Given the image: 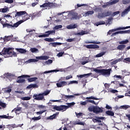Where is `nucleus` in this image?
Returning a JSON list of instances; mask_svg holds the SVG:
<instances>
[{
  "mask_svg": "<svg viewBox=\"0 0 130 130\" xmlns=\"http://www.w3.org/2000/svg\"><path fill=\"white\" fill-rule=\"evenodd\" d=\"M93 72L97 74L102 75V76H105V77H109L112 72V69L110 68L109 69H95L93 68Z\"/></svg>",
  "mask_w": 130,
  "mask_h": 130,
  "instance_id": "1",
  "label": "nucleus"
},
{
  "mask_svg": "<svg viewBox=\"0 0 130 130\" xmlns=\"http://www.w3.org/2000/svg\"><path fill=\"white\" fill-rule=\"evenodd\" d=\"M49 93H50V90H47L42 93L35 94L33 97H35V100H43L44 96H47Z\"/></svg>",
  "mask_w": 130,
  "mask_h": 130,
  "instance_id": "2",
  "label": "nucleus"
},
{
  "mask_svg": "<svg viewBox=\"0 0 130 130\" xmlns=\"http://www.w3.org/2000/svg\"><path fill=\"white\" fill-rule=\"evenodd\" d=\"M57 7H58L57 4L50 2L46 3L42 5H40V8H47L46 9L48 10H49V9H52V8H57Z\"/></svg>",
  "mask_w": 130,
  "mask_h": 130,
  "instance_id": "3",
  "label": "nucleus"
},
{
  "mask_svg": "<svg viewBox=\"0 0 130 130\" xmlns=\"http://www.w3.org/2000/svg\"><path fill=\"white\" fill-rule=\"evenodd\" d=\"M26 78H30V76L27 75H22L20 76H18L16 80V83H18V84L25 83V82H26V80L22 79H26Z\"/></svg>",
  "mask_w": 130,
  "mask_h": 130,
  "instance_id": "4",
  "label": "nucleus"
},
{
  "mask_svg": "<svg viewBox=\"0 0 130 130\" xmlns=\"http://www.w3.org/2000/svg\"><path fill=\"white\" fill-rule=\"evenodd\" d=\"M29 19V15H28V14H24V16L22 17V20H20L16 23H15L14 26H15V27L17 28V27H19V25H21L22 23H24L25 21H27V20H28Z\"/></svg>",
  "mask_w": 130,
  "mask_h": 130,
  "instance_id": "5",
  "label": "nucleus"
},
{
  "mask_svg": "<svg viewBox=\"0 0 130 130\" xmlns=\"http://www.w3.org/2000/svg\"><path fill=\"white\" fill-rule=\"evenodd\" d=\"M125 29H130V26L123 27H118V28H115L114 29H111V30H109L107 34L108 35H111V33H112V32H115V31H120V30H125Z\"/></svg>",
  "mask_w": 130,
  "mask_h": 130,
  "instance_id": "6",
  "label": "nucleus"
},
{
  "mask_svg": "<svg viewBox=\"0 0 130 130\" xmlns=\"http://www.w3.org/2000/svg\"><path fill=\"white\" fill-rule=\"evenodd\" d=\"M50 34H55V30H48L46 31L45 34L39 35L38 37H39V38H42L43 37H49Z\"/></svg>",
  "mask_w": 130,
  "mask_h": 130,
  "instance_id": "7",
  "label": "nucleus"
},
{
  "mask_svg": "<svg viewBox=\"0 0 130 130\" xmlns=\"http://www.w3.org/2000/svg\"><path fill=\"white\" fill-rule=\"evenodd\" d=\"M1 23L3 25V28L7 27L8 28H11V29H13V28H16V26H15V23L13 24H10L9 23H5V21H4L3 20H1Z\"/></svg>",
  "mask_w": 130,
  "mask_h": 130,
  "instance_id": "8",
  "label": "nucleus"
},
{
  "mask_svg": "<svg viewBox=\"0 0 130 130\" xmlns=\"http://www.w3.org/2000/svg\"><path fill=\"white\" fill-rule=\"evenodd\" d=\"M53 109H55V110H56V111H66V107L64 105H60V106H54Z\"/></svg>",
  "mask_w": 130,
  "mask_h": 130,
  "instance_id": "9",
  "label": "nucleus"
},
{
  "mask_svg": "<svg viewBox=\"0 0 130 130\" xmlns=\"http://www.w3.org/2000/svg\"><path fill=\"white\" fill-rule=\"evenodd\" d=\"M11 50H12V48H6L4 50L2 51V54L4 55L5 54H14L15 52Z\"/></svg>",
  "mask_w": 130,
  "mask_h": 130,
  "instance_id": "10",
  "label": "nucleus"
},
{
  "mask_svg": "<svg viewBox=\"0 0 130 130\" xmlns=\"http://www.w3.org/2000/svg\"><path fill=\"white\" fill-rule=\"evenodd\" d=\"M93 110L94 113H100L101 112H103V108H100L98 106H94Z\"/></svg>",
  "mask_w": 130,
  "mask_h": 130,
  "instance_id": "11",
  "label": "nucleus"
},
{
  "mask_svg": "<svg viewBox=\"0 0 130 130\" xmlns=\"http://www.w3.org/2000/svg\"><path fill=\"white\" fill-rule=\"evenodd\" d=\"M67 85H68V83L66 81H61L56 83L57 88H62V87L67 86Z\"/></svg>",
  "mask_w": 130,
  "mask_h": 130,
  "instance_id": "12",
  "label": "nucleus"
},
{
  "mask_svg": "<svg viewBox=\"0 0 130 130\" xmlns=\"http://www.w3.org/2000/svg\"><path fill=\"white\" fill-rule=\"evenodd\" d=\"M27 14V12L26 11H19L17 12L16 14L15 15V17H20V16H23V15H26Z\"/></svg>",
  "mask_w": 130,
  "mask_h": 130,
  "instance_id": "13",
  "label": "nucleus"
},
{
  "mask_svg": "<svg viewBox=\"0 0 130 130\" xmlns=\"http://www.w3.org/2000/svg\"><path fill=\"white\" fill-rule=\"evenodd\" d=\"M92 75V73H88L86 74H83V75H77V78H88V77H90Z\"/></svg>",
  "mask_w": 130,
  "mask_h": 130,
  "instance_id": "14",
  "label": "nucleus"
},
{
  "mask_svg": "<svg viewBox=\"0 0 130 130\" xmlns=\"http://www.w3.org/2000/svg\"><path fill=\"white\" fill-rule=\"evenodd\" d=\"M130 11V6L127 8L125 9L122 13H121V16L123 17L125 16V14H127L128 12Z\"/></svg>",
  "mask_w": 130,
  "mask_h": 130,
  "instance_id": "15",
  "label": "nucleus"
},
{
  "mask_svg": "<svg viewBox=\"0 0 130 130\" xmlns=\"http://www.w3.org/2000/svg\"><path fill=\"white\" fill-rule=\"evenodd\" d=\"M75 104H76V103H74V102H72V103H67V105L68 106L64 105L66 110H67V109L70 108V107H72V106H74V105H75Z\"/></svg>",
  "mask_w": 130,
  "mask_h": 130,
  "instance_id": "16",
  "label": "nucleus"
},
{
  "mask_svg": "<svg viewBox=\"0 0 130 130\" xmlns=\"http://www.w3.org/2000/svg\"><path fill=\"white\" fill-rule=\"evenodd\" d=\"M37 59H40L43 60H46L48 59V57L47 56H37Z\"/></svg>",
  "mask_w": 130,
  "mask_h": 130,
  "instance_id": "17",
  "label": "nucleus"
},
{
  "mask_svg": "<svg viewBox=\"0 0 130 130\" xmlns=\"http://www.w3.org/2000/svg\"><path fill=\"white\" fill-rule=\"evenodd\" d=\"M71 15H72L73 19L77 20L78 19V13L76 12L73 11L71 12Z\"/></svg>",
  "mask_w": 130,
  "mask_h": 130,
  "instance_id": "18",
  "label": "nucleus"
},
{
  "mask_svg": "<svg viewBox=\"0 0 130 130\" xmlns=\"http://www.w3.org/2000/svg\"><path fill=\"white\" fill-rule=\"evenodd\" d=\"M12 38H13V36H5L4 38V41L5 42H8V41H10Z\"/></svg>",
  "mask_w": 130,
  "mask_h": 130,
  "instance_id": "19",
  "label": "nucleus"
},
{
  "mask_svg": "<svg viewBox=\"0 0 130 130\" xmlns=\"http://www.w3.org/2000/svg\"><path fill=\"white\" fill-rule=\"evenodd\" d=\"M119 34H129L130 29H128L126 30H120L118 31Z\"/></svg>",
  "mask_w": 130,
  "mask_h": 130,
  "instance_id": "20",
  "label": "nucleus"
},
{
  "mask_svg": "<svg viewBox=\"0 0 130 130\" xmlns=\"http://www.w3.org/2000/svg\"><path fill=\"white\" fill-rule=\"evenodd\" d=\"M57 72H59V70H50L48 71H45L43 73H41V75H42V74H50V73H57Z\"/></svg>",
  "mask_w": 130,
  "mask_h": 130,
  "instance_id": "21",
  "label": "nucleus"
},
{
  "mask_svg": "<svg viewBox=\"0 0 130 130\" xmlns=\"http://www.w3.org/2000/svg\"><path fill=\"white\" fill-rule=\"evenodd\" d=\"M31 88H38V85L36 84H31L27 86V89H31Z\"/></svg>",
  "mask_w": 130,
  "mask_h": 130,
  "instance_id": "22",
  "label": "nucleus"
},
{
  "mask_svg": "<svg viewBox=\"0 0 130 130\" xmlns=\"http://www.w3.org/2000/svg\"><path fill=\"white\" fill-rule=\"evenodd\" d=\"M94 117H95V118H96V122L101 123V122H102V121H101V120H103V119H104V117L95 116Z\"/></svg>",
  "mask_w": 130,
  "mask_h": 130,
  "instance_id": "23",
  "label": "nucleus"
},
{
  "mask_svg": "<svg viewBox=\"0 0 130 130\" xmlns=\"http://www.w3.org/2000/svg\"><path fill=\"white\" fill-rule=\"evenodd\" d=\"M124 48H125V45H119L117 47V49H118V50H123Z\"/></svg>",
  "mask_w": 130,
  "mask_h": 130,
  "instance_id": "24",
  "label": "nucleus"
},
{
  "mask_svg": "<svg viewBox=\"0 0 130 130\" xmlns=\"http://www.w3.org/2000/svg\"><path fill=\"white\" fill-rule=\"evenodd\" d=\"M16 50L17 51H18V52H20V53H26L27 52L26 50L22 48H17Z\"/></svg>",
  "mask_w": 130,
  "mask_h": 130,
  "instance_id": "25",
  "label": "nucleus"
},
{
  "mask_svg": "<svg viewBox=\"0 0 130 130\" xmlns=\"http://www.w3.org/2000/svg\"><path fill=\"white\" fill-rule=\"evenodd\" d=\"M106 114H107L109 116H114V112L111 111H106Z\"/></svg>",
  "mask_w": 130,
  "mask_h": 130,
  "instance_id": "26",
  "label": "nucleus"
},
{
  "mask_svg": "<svg viewBox=\"0 0 130 130\" xmlns=\"http://www.w3.org/2000/svg\"><path fill=\"white\" fill-rule=\"evenodd\" d=\"M36 80H38V78L33 77V78L27 79V81H28V82H29V83H31L32 82H35V81H36Z\"/></svg>",
  "mask_w": 130,
  "mask_h": 130,
  "instance_id": "27",
  "label": "nucleus"
},
{
  "mask_svg": "<svg viewBox=\"0 0 130 130\" xmlns=\"http://www.w3.org/2000/svg\"><path fill=\"white\" fill-rule=\"evenodd\" d=\"M30 51L32 53H34L35 52L36 53L39 52V50H38V49H37L36 48H31L30 49Z\"/></svg>",
  "mask_w": 130,
  "mask_h": 130,
  "instance_id": "28",
  "label": "nucleus"
},
{
  "mask_svg": "<svg viewBox=\"0 0 130 130\" xmlns=\"http://www.w3.org/2000/svg\"><path fill=\"white\" fill-rule=\"evenodd\" d=\"M103 14L104 15V18H105V17H108V16H110V15H111V12H109V11L105 12H103Z\"/></svg>",
  "mask_w": 130,
  "mask_h": 130,
  "instance_id": "29",
  "label": "nucleus"
},
{
  "mask_svg": "<svg viewBox=\"0 0 130 130\" xmlns=\"http://www.w3.org/2000/svg\"><path fill=\"white\" fill-rule=\"evenodd\" d=\"M96 26H99V25H105V21H101L95 23Z\"/></svg>",
  "mask_w": 130,
  "mask_h": 130,
  "instance_id": "30",
  "label": "nucleus"
},
{
  "mask_svg": "<svg viewBox=\"0 0 130 130\" xmlns=\"http://www.w3.org/2000/svg\"><path fill=\"white\" fill-rule=\"evenodd\" d=\"M41 119V116H39L38 117H34L31 118V120H34L36 121V120H40Z\"/></svg>",
  "mask_w": 130,
  "mask_h": 130,
  "instance_id": "31",
  "label": "nucleus"
},
{
  "mask_svg": "<svg viewBox=\"0 0 130 130\" xmlns=\"http://www.w3.org/2000/svg\"><path fill=\"white\" fill-rule=\"evenodd\" d=\"M45 41H47V42H54V39L52 38H45L44 39Z\"/></svg>",
  "mask_w": 130,
  "mask_h": 130,
  "instance_id": "32",
  "label": "nucleus"
},
{
  "mask_svg": "<svg viewBox=\"0 0 130 130\" xmlns=\"http://www.w3.org/2000/svg\"><path fill=\"white\" fill-rule=\"evenodd\" d=\"M119 2V0H113L111 2L109 3V5L112 6V5H114L115 4H117Z\"/></svg>",
  "mask_w": 130,
  "mask_h": 130,
  "instance_id": "33",
  "label": "nucleus"
},
{
  "mask_svg": "<svg viewBox=\"0 0 130 130\" xmlns=\"http://www.w3.org/2000/svg\"><path fill=\"white\" fill-rule=\"evenodd\" d=\"M97 17L98 19H102L104 18V15L103 14V13H99L97 15Z\"/></svg>",
  "mask_w": 130,
  "mask_h": 130,
  "instance_id": "34",
  "label": "nucleus"
},
{
  "mask_svg": "<svg viewBox=\"0 0 130 130\" xmlns=\"http://www.w3.org/2000/svg\"><path fill=\"white\" fill-rule=\"evenodd\" d=\"M128 42H129V41H128V40H126L125 41H122L121 42H119V44L124 45V44H127Z\"/></svg>",
  "mask_w": 130,
  "mask_h": 130,
  "instance_id": "35",
  "label": "nucleus"
},
{
  "mask_svg": "<svg viewBox=\"0 0 130 130\" xmlns=\"http://www.w3.org/2000/svg\"><path fill=\"white\" fill-rule=\"evenodd\" d=\"M63 97L65 99H70L71 98H75V95H63Z\"/></svg>",
  "mask_w": 130,
  "mask_h": 130,
  "instance_id": "36",
  "label": "nucleus"
},
{
  "mask_svg": "<svg viewBox=\"0 0 130 130\" xmlns=\"http://www.w3.org/2000/svg\"><path fill=\"white\" fill-rule=\"evenodd\" d=\"M57 115V114L55 113L53 115H51L50 117H49L48 119H51V120L54 119L55 118H56Z\"/></svg>",
  "mask_w": 130,
  "mask_h": 130,
  "instance_id": "37",
  "label": "nucleus"
},
{
  "mask_svg": "<svg viewBox=\"0 0 130 130\" xmlns=\"http://www.w3.org/2000/svg\"><path fill=\"white\" fill-rule=\"evenodd\" d=\"M94 14V11H89L85 13L86 16H90V15H93Z\"/></svg>",
  "mask_w": 130,
  "mask_h": 130,
  "instance_id": "38",
  "label": "nucleus"
},
{
  "mask_svg": "<svg viewBox=\"0 0 130 130\" xmlns=\"http://www.w3.org/2000/svg\"><path fill=\"white\" fill-rule=\"evenodd\" d=\"M38 61V60L37 59H29L27 60V62L30 63V62H37Z\"/></svg>",
  "mask_w": 130,
  "mask_h": 130,
  "instance_id": "39",
  "label": "nucleus"
},
{
  "mask_svg": "<svg viewBox=\"0 0 130 130\" xmlns=\"http://www.w3.org/2000/svg\"><path fill=\"white\" fill-rule=\"evenodd\" d=\"M86 99L89 100V99H92V100H100V99H98L97 98H95L93 96H91L90 97H87Z\"/></svg>",
  "mask_w": 130,
  "mask_h": 130,
  "instance_id": "40",
  "label": "nucleus"
},
{
  "mask_svg": "<svg viewBox=\"0 0 130 130\" xmlns=\"http://www.w3.org/2000/svg\"><path fill=\"white\" fill-rule=\"evenodd\" d=\"M21 109H22V108L18 107L17 108H15L12 112H13V111H15V113H18V111H21Z\"/></svg>",
  "mask_w": 130,
  "mask_h": 130,
  "instance_id": "41",
  "label": "nucleus"
},
{
  "mask_svg": "<svg viewBox=\"0 0 130 130\" xmlns=\"http://www.w3.org/2000/svg\"><path fill=\"white\" fill-rule=\"evenodd\" d=\"M130 0H122V4L123 5H127L128 4H129Z\"/></svg>",
  "mask_w": 130,
  "mask_h": 130,
  "instance_id": "42",
  "label": "nucleus"
},
{
  "mask_svg": "<svg viewBox=\"0 0 130 130\" xmlns=\"http://www.w3.org/2000/svg\"><path fill=\"white\" fill-rule=\"evenodd\" d=\"M0 106H1V107H3V108H6V107H7V105L6 104V103H3V102L0 101Z\"/></svg>",
  "mask_w": 130,
  "mask_h": 130,
  "instance_id": "43",
  "label": "nucleus"
},
{
  "mask_svg": "<svg viewBox=\"0 0 130 130\" xmlns=\"http://www.w3.org/2000/svg\"><path fill=\"white\" fill-rule=\"evenodd\" d=\"M105 54V53L104 52H101L96 55V57H101V56H103Z\"/></svg>",
  "mask_w": 130,
  "mask_h": 130,
  "instance_id": "44",
  "label": "nucleus"
},
{
  "mask_svg": "<svg viewBox=\"0 0 130 130\" xmlns=\"http://www.w3.org/2000/svg\"><path fill=\"white\" fill-rule=\"evenodd\" d=\"M0 118H5L6 119H10V118H11V117H10V116H7L6 115H4L0 116Z\"/></svg>",
  "mask_w": 130,
  "mask_h": 130,
  "instance_id": "45",
  "label": "nucleus"
},
{
  "mask_svg": "<svg viewBox=\"0 0 130 130\" xmlns=\"http://www.w3.org/2000/svg\"><path fill=\"white\" fill-rule=\"evenodd\" d=\"M86 101L89 103H92V104H94L95 105H98V103H99V102L96 103H95V101L93 100H87Z\"/></svg>",
  "mask_w": 130,
  "mask_h": 130,
  "instance_id": "46",
  "label": "nucleus"
},
{
  "mask_svg": "<svg viewBox=\"0 0 130 130\" xmlns=\"http://www.w3.org/2000/svg\"><path fill=\"white\" fill-rule=\"evenodd\" d=\"M77 28V25L74 24L73 25H69L68 26V29H74Z\"/></svg>",
  "mask_w": 130,
  "mask_h": 130,
  "instance_id": "47",
  "label": "nucleus"
},
{
  "mask_svg": "<svg viewBox=\"0 0 130 130\" xmlns=\"http://www.w3.org/2000/svg\"><path fill=\"white\" fill-rule=\"evenodd\" d=\"M67 42H73L74 41H76V38H74L73 39H68L66 40Z\"/></svg>",
  "mask_w": 130,
  "mask_h": 130,
  "instance_id": "48",
  "label": "nucleus"
},
{
  "mask_svg": "<svg viewBox=\"0 0 130 130\" xmlns=\"http://www.w3.org/2000/svg\"><path fill=\"white\" fill-rule=\"evenodd\" d=\"M99 48V46L98 45H91V49H96Z\"/></svg>",
  "mask_w": 130,
  "mask_h": 130,
  "instance_id": "49",
  "label": "nucleus"
},
{
  "mask_svg": "<svg viewBox=\"0 0 130 130\" xmlns=\"http://www.w3.org/2000/svg\"><path fill=\"white\" fill-rule=\"evenodd\" d=\"M31 99V98L29 96H25L22 98V100H24L26 101H28V100H30Z\"/></svg>",
  "mask_w": 130,
  "mask_h": 130,
  "instance_id": "50",
  "label": "nucleus"
},
{
  "mask_svg": "<svg viewBox=\"0 0 130 130\" xmlns=\"http://www.w3.org/2000/svg\"><path fill=\"white\" fill-rule=\"evenodd\" d=\"M122 108L123 109L126 110L128 109V108H130V106L129 105H123L122 106Z\"/></svg>",
  "mask_w": 130,
  "mask_h": 130,
  "instance_id": "51",
  "label": "nucleus"
},
{
  "mask_svg": "<svg viewBox=\"0 0 130 130\" xmlns=\"http://www.w3.org/2000/svg\"><path fill=\"white\" fill-rule=\"evenodd\" d=\"M61 28H62V25H57V26H55L54 29L55 30H57V29H60Z\"/></svg>",
  "mask_w": 130,
  "mask_h": 130,
  "instance_id": "52",
  "label": "nucleus"
},
{
  "mask_svg": "<svg viewBox=\"0 0 130 130\" xmlns=\"http://www.w3.org/2000/svg\"><path fill=\"white\" fill-rule=\"evenodd\" d=\"M78 84V82L77 81H76V80H73V81H71L69 84Z\"/></svg>",
  "mask_w": 130,
  "mask_h": 130,
  "instance_id": "53",
  "label": "nucleus"
},
{
  "mask_svg": "<svg viewBox=\"0 0 130 130\" xmlns=\"http://www.w3.org/2000/svg\"><path fill=\"white\" fill-rule=\"evenodd\" d=\"M5 3L7 4H13L14 3V0H5Z\"/></svg>",
  "mask_w": 130,
  "mask_h": 130,
  "instance_id": "54",
  "label": "nucleus"
},
{
  "mask_svg": "<svg viewBox=\"0 0 130 130\" xmlns=\"http://www.w3.org/2000/svg\"><path fill=\"white\" fill-rule=\"evenodd\" d=\"M75 114L76 115L77 117L79 118V117H80V116H82L83 113H78L77 112H75Z\"/></svg>",
  "mask_w": 130,
  "mask_h": 130,
  "instance_id": "55",
  "label": "nucleus"
},
{
  "mask_svg": "<svg viewBox=\"0 0 130 130\" xmlns=\"http://www.w3.org/2000/svg\"><path fill=\"white\" fill-rule=\"evenodd\" d=\"M63 53H64V52H60L59 53L57 54V56H58V57H60L61 56H62V55H63Z\"/></svg>",
  "mask_w": 130,
  "mask_h": 130,
  "instance_id": "56",
  "label": "nucleus"
},
{
  "mask_svg": "<svg viewBox=\"0 0 130 130\" xmlns=\"http://www.w3.org/2000/svg\"><path fill=\"white\" fill-rule=\"evenodd\" d=\"M89 43H92L93 44H100V43H101L100 42L92 41V42H89Z\"/></svg>",
  "mask_w": 130,
  "mask_h": 130,
  "instance_id": "57",
  "label": "nucleus"
},
{
  "mask_svg": "<svg viewBox=\"0 0 130 130\" xmlns=\"http://www.w3.org/2000/svg\"><path fill=\"white\" fill-rule=\"evenodd\" d=\"M50 44L52 45V46H53V47H56V46H57V44L56 42L55 43H51Z\"/></svg>",
  "mask_w": 130,
  "mask_h": 130,
  "instance_id": "58",
  "label": "nucleus"
},
{
  "mask_svg": "<svg viewBox=\"0 0 130 130\" xmlns=\"http://www.w3.org/2000/svg\"><path fill=\"white\" fill-rule=\"evenodd\" d=\"M94 106L92 107H89L88 108V110L89 111H93V112L94 113Z\"/></svg>",
  "mask_w": 130,
  "mask_h": 130,
  "instance_id": "59",
  "label": "nucleus"
},
{
  "mask_svg": "<svg viewBox=\"0 0 130 130\" xmlns=\"http://www.w3.org/2000/svg\"><path fill=\"white\" fill-rule=\"evenodd\" d=\"M117 62H118V60H113L111 64H116V63H117Z\"/></svg>",
  "mask_w": 130,
  "mask_h": 130,
  "instance_id": "60",
  "label": "nucleus"
},
{
  "mask_svg": "<svg viewBox=\"0 0 130 130\" xmlns=\"http://www.w3.org/2000/svg\"><path fill=\"white\" fill-rule=\"evenodd\" d=\"M38 3H39V2H37V1H36L35 3H33L31 4V7H35V6H37V5H38Z\"/></svg>",
  "mask_w": 130,
  "mask_h": 130,
  "instance_id": "61",
  "label": "nucleus"
},
{
  "mask_svg": "<svg viewBox=\"0 0 130 130\" xmlns=\"http://www.w3.org/2000/svg\"><path fill=\"white\" fill-rule=\"evenodd\" d=\"M52 62H53L52 60L49 59V60H48V61H46V63L47 64H48V63H52Z\"/></svg>",
  "mask_w": 130,
  "mask_h": 130,
  "instance_id": "62",
  "label": "nucleus"
},
{
  "mask_svg": "<svg viewBox=\"0 0 130 130\" xmlns=\"http://www.w3.org/2000/svg\"><path fill=\"white\" fill-rule=\"evenodd\" d=\"M80 105H84V106L87 105V101L80 102Z\"/></svg>",
  "mask_w": 130,
  "mask_h": 130,
  "instance_id": "63",
  "label": "nucleus"
},
{
  "mask_svg": "<svg viewBox=\"0 0 130 130\" xmlns=\"http://www.w3.org/2000/svg\"><path fill=\"white\" fill-rule=\"evenodd\" d=\"M8 12V8L2 9V13H7Z\"/></svg>",
  "mask_w": 130,
  "mask_h": 130,
  "instance_id": "64",
  "label": "nucleus"
}]
</instances>
